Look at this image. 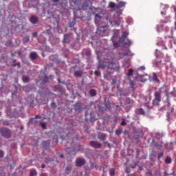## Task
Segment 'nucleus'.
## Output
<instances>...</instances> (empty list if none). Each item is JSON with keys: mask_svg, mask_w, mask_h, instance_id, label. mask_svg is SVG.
<instances>
[{"mask_svg": "<svg viewBox=\"0 0 176 176\" xmlns=\"http://www.w3.org/2000/svg\"><path fill=\"white\" fill-rule=\"evenodd\" d=\"M65 151L68 152L69 156L72 155V152L74 153V155H76V153H75V148H74V147H66Z\"/></svg>", "mask_w": 176, "mask_h": 176, "instance_id": "9d476101", "label": "nucleus"}, {"mask_svg": "<svg viewBox=\"0 0 176 176\" xmlns=\"http://www.w3.org/2000/svg\"><path fill=\"white\" fill-rule=\"evenodd\" d=\"M126 104H130V102H131L130 98H126Z\"/></svg>", "mask_w": 176, "mask_h": 176, "instance_id": "603ef678", "label": "nucleus"}, {"mask_svg": "<svg viewBox=\"0 0 176 176\" xmlns=\"http://www.w3.org/2000/svg\"><path fill=\"white\" fill-rule=\"evenodd\" d=\"M89 94L91 97H95V96H97V91L96 89H90Z\"/></svg>", "mask_w": 176, "mask_h": 176, "instance_id": "412c9836", "label": "nucleus"}, {"mask_svg": "<svg viewBox=\"0 0 176 176\" xmlns=\"http://www.w3.org/2000/svg\"><path fill=\"white\" fill-rule=\"evenodd\" d=\"M16 61H17V60H16V59H14V60H13L14 64H16Z\"/></svg>", "mask_w": 176, "mask_h": 176, "instance_id": "0e129e2a", "label": "nucleus"}, {"mask_svg": "<svg viewBox=\"0 0 176 176\" xmlns=\"http://www.w3.org/2000/svg\"><path fill=\"white\" fill-rule=\"evenodd\" d=\"M126 3L124 2V1H120L118 2V8L119 9H121V8H124V6H126Z\"/></svg>", "mask_w": 176, "mask_h": 176, "instance_id": "4be33fe9", "label": "nucleus"}, {"mask_svg": "<svg viewBox=\"0 0 176 176\" xmlns=\"http://www.w3.org/2000/svg\"><path fill=\"white\" fill-rule=\"evenodd\" d=\"M40 124H41L42 129H43L44 130L46 129V123L45 122H41Z\"/></svg>", "mask_w": 176, "mask_h": 176, "instance_id": "4c0bfd02", "label": "nucleus"}, {"mask_svg": "<svg viewBox=\"0 0 176 176\" xmlns=\"http://www.w3.org/2000/svg\"><path fill=\"white\" fill-rule=\"evenodd\" d=\"M74 76H76V78H80L82 76V75H83V72L78 70V71H76L74 74Z\"/></svg>", "mask_w": 176, "mask_h": 176, "instance_id": "f3484780", "label": "nucleus"}, {"mask_svg": "<svg viewBox=\"0 0 176 176\" xmlns=\"http://www.w3.org/2000/svg\"><path fill=\"white\" fill-rule=\"evenodd\" d=\"M30 23H32V24H36L38 23V16H36L35 15H32L30 18Z\"/></svg>", "mask_w": 176, "mask_h": 176, "instance_id": "9b49d317", "label": "nucleus"}, {"mask_svg": "<svg viewBox=\"0 0 176 176\" xmlns=\"http://www.w3.org/2000/svg\"><path fill=\"white\" fill-rule=\"evenodd\" d=\"M32 36H34V38H36L38 36V33L37 32H33L32 33Z\"/></svg>", "mask_w": 176, "mask_h": 176, "instance_id": "3c124183", "label": "nucleus"}, {"mask_svg": "<svg viewBox=\"0 0 176 176\" xmlns=\"http://www.w3.org/2000/svg\"><path fill=\"white\" fill-rule=\"evenodd\" d=\"M167 24V21L161 20L160 24L157 25V32H162L163 30H165L166 32H168L170 28L168 26H166Z\"/></svg>", "mask_w": 176, "mask_h": 176, "instance_id": "7ed1b4c3", "label": "nucleus"}, {"mask_svg": "<svg viewBox=\"0 0 176 176\" xmlns=\"http://www.w3.org/2000/svg\"><path fill=\"white\" fill-rule=\"evenodd\" d=\"M3 88L2 87H1L0 88V96H2V94H3Z\"/></svg>", "mask_w": 176, "mask_h": 176, "instance_id": "6e6d98bb", "label": "nucleus"}, {"mask_svg": "<svg viewBox=\"0 0 176 176\" xmlns=\"http://www.w3.org/2000/svg\"><path fill=\"white\" fill-rule=\"evenodd\" d=\"M124 45H131V41L127 39V42L124 43Z\"/></svg>", "mask_w": 176, "mask_h": 176, "instance_id": "8fccbe9b", "label": "nucleus"}, {"mask_svg": "<svg viewBox=\"0 0 176 176\" xmlns=\"http://www.w3.org/2000/svg\"><path fill=\"white\" fill-rule=\"evenodd\" d=\"M163 156H164V153H163V152L159 153L158 155H157V160H160V159H162V157H163Z\"/></svg>", "mask_w": 176, "mask_h": 176, "instance_id": "2f4dec72", "label": "nucleus"}, {"mask_svg": "<svg viewBox=\"0 0 176 176\" xmlns=\"http://www.w3.org/2000/svg\"><path fill=\"white\" fill-rule=\"evenodd\" d=\"M130 85H131V86H132V87H134V86H135V82L130 80Z\"/></svg>", "mask_w": 176, "mask_h": 176, "instance_id": "c03bdc74", "label": "nucleus"}, {"mask_svg": "<svg viewBox=\"0 0 176 176\" xmlns=\"http://www.w3.org/2000/svg\"><path fill=\"white\" fill-rule=\"evenodd\" d=\"M153 157H155V154L152 153L150 155V159L151 160V162H155V159Z\"/></svg>", "mask_w": 176, "mask_h": 176, "instance_id": "ea45409f", "label": "nucleus"}, {"mask_svg": "<svg viewBox=\"0 0 176 176\" xmlns=\"http://www.w3.org/2000/svg\"><path fill=\"white\" fill-rule=\"evenodd\" d=\"M32 2H39V0H31Z\"/></svg>", "mask_w": 176, "mask_h": 176, "instance_id": "680f3d73", "label": "nucleus"}, {"mask_svg": "<svg viewBox=\"0 0 176 176\" xmlns=\"http://www.w3.org/2000/svg\"><path fill=\"white\" fill-rule=\"evenodd\" d=\"M123 55L124 56H130V52H124Z\"/></svg>", "mask_w": 176, "mask_h": 176, "instance_id": "de8ad7c7", "label": "nucleus"}, {"mask_svg": "<svg viewBox=\"0 0 176 176\" xmlns=\"http://www.w3.org/2000/svg\"><path fill=\"white\" fill-rule=\"evenodd\" d=\"M153 64L157 67H162V60H155L153 62Z\"/></svg>", "mask_w": 176, "mask_h": 176, "instance_id": "bb28decb", "label": "nucleus"}, {"mask_svg": "<svg viewBox=\"0 0 176 176\" xmlns=\"http://www.w3.org/2000/svg\"><path fill=\"white\" fill-rule=\"evenodd\" d=\"M166 102L170 105V100H168V98L166 99Z\"/></svg>", "mask_w": 176, "mask_h": 176, "instance_id": "13d9d810", "label": "nucleus"}, {"mask_svg": "<svg viewBox=\"0 0 176 176\" xmlns=\"http://www.w3.org/2000/svg\"><path fill=\"white\" fill-rule=\"evenodd\" d=\"M59 157H60V159H64V154H60V155H59Z\"/></svg>", "mask_w": 176, "mask_h": 176, "instance_id": "4d7b16f0", "label": "nucleus"}, {"mask_svg": "<svg viewBox=\"0 0 176 176\" xmlns=\"http://www.w3.org/2000/svg\"><path fill=\"white\" fill-rule=\"evenodd\" d=\"M164 176H168V175H171V174H168V173H167L166 171H165V172L164 173Z\"/></svg>", "mask_w": 176, "mask_h": 176, "instance_id": "864d4df0", "label": "nucleus"}, {"mask_svg": "<svg viewBox=\"0 0 176 176\" xmlns=\"http://www.w3.org/2000/svg\"><path fill=\"white\" fill-rule=\"evenodd\" d=\"M171 113H174V108H171L170 111H168L166 113V120L168 122H171V118L170 116H171Z\"/></svg>", "mask_w": 176, "mask_h": 176, "instance_id": "1a4fd4ad", "label": "nucleus"}, {"mask_svg": "<svg viewBox=\"0 0 176 176\" xmlns=\"http://www.w3.org/2000/svg\"><path fill=\"white\" fill-rule=\"evenodd\" d=\"M122 133V129H118L117 130H116V135H120Z\"/></svg>", "mask_w": 176, "mask_h": 176, "instance_id": "473e14b6", "label": "nucleus"}, {"mask_svg": "<svg viewBox=\"0 0 176 176\" xmlns=\"http://www.w3.org/2000/svg\"><path fill=\"white\" fill-rule=\"evenodd\" d=\"M174 12L176 13V8H174Z\"/></svg>", "mask_w": 176, "mask_h": 176, "instance_id": "774afa93", "label": "nucleus"}, {"mask_svg": "<svg viewBox=\"0 0 176 176\" xmlns=\"http://www.w3.org/2000/svg\"><path fill=\"white\" fill-rule=\"evenodd\" d=\"M155 93H160V96H162L163 93L165 94V96H168V87L164 85L158 91H156Z\"/></svg>", "mask_w": 176, "mask_h": 176, "instance_id": "39448f33", "label": "nucleus"}, {"mask_svg": "<svg viewBox=\"0 0 176 176\" xmlns=\"http://www.w3.org/2000/svg\"><path fill=\"white\" fill-rule=\"evenodd\" d=\"M116 170H115V168H111L109 169V175L110 176H115V174H116Z\"/></svg>", "mask_w": 176, "mask_h": 176, "instance_id": "cd10ccee", "label": "nucleus"}, {"mask_svg": "<svg viewBox=\"0 0 176 176\" xmlns=\"http://www.w3.org/2000/svg\"><path fill=\"white\" fill-rule=\"evenodd\" d=\"M167 36H168V38H171L172 39H173V38H174V30L173 29L170 30V34H168Z\"/></svg>", "mask_w": 176, "mask_h": 176, "instance_id": "7c9ffc66", "label": "nucleus"}, {"mask_svg": "<svg viewBox=\"0 0 176 176\" xmlns=\"http://www.w3.org/2000/svg\"><path fill=\"white\" fill-rule=\"evenodd\" d=\"M137 112L139 115H144L145 114V110L142 108H140L137 109Z\"/></svg>", "mask_w": 176, "mask_h": 176, "instance_id": "b1692460", "label": "nucleus"}, {"mask_svg": "<svg viewBox=\"0 0 176 176\" xmlns=\"http://www.w3.org/2000/svg\"><path fill=\"white\" fill-rule=\"evenodd\" d=\"M109 6L111 9H113L115 8V6H116V4H115V3H113V2H110L109 4Z\"/></svg>", "mask_w": 176, "mask_h": 176, "instance_id": "f704fd0d", "label": "nucleus"}, {"mask_svg": "<svg viewBox=\"0 0 176 176\" xmlns=\"http://www.w3.org/2000/svg\"><path fill=\"white\" fill-rule=\"evenodd\" d=\"M63 43H69V34H65L63 40Z\"/></svg>", "mask_w": 176, "mask_h": 176, "instance_id": "a211bd4d", "label": "nucleus"}, {"mask_svg": "<svg viewBox=\"0 0 176 176\" xmlns=\"http://www.w3.org/2000/svg\"><path fill=\"white\" fill-rule=\"evenodd\" d=\"M53 2H54V3H56L58 2V0H53Z\"/></svg>", "mask_w": 176, "mask_h": 176, "instance_id": "e2e57ef3", "label": "nucleus"}, {"mask_svg": "<svg viewBox=\"0 0 176 176\" xmlns=\"http://www.w3.org/2000/svg\"><path fill=\"white\" fill-rule=\"evenodd\" d=\"M30 41V36H26L23 38V43H27Z\"/></svg>", "mask_w": 176, "mask_h": 176, "instance_id": "c85d7f7f", "label": "nucleus"}, {"mask_svg": "<svg viewBox=\"0 0 176 176\" xmlns=\"http://www.w3.org/2000/svg\"><path fill=\"white\" fill-rule=\"evenodd\" d=\"M20 129L21 130H23L24 129V126H21Z\"/></svg>", "mask_w": 176, "mask_h": 176, "instance_id": "338daca9", "label": "nucleus"}, {"mask_svg": "<svg viewBox=\"0 0 176 176\" xmlns=\"http://www.w3.org/2000/svg\"><path fill=\"white\" fill-rule=\"evenodd\" d=\"M151 145L154 146L155 148H158L159 149H162V148H163V146H162V144H159V143L155 141V140H152Z\"/></svg>", "mask_w": 176, "mask_h": 176, "instance_id": "ddd939ff", "label": "nucleus"}, {"mask_svg": "<svg viewBox=\"0 0 176 176\" xmlns=\"http://www.w3.org/2000/svg\"><path fill=\"white\" fill-rule=\"evenodd\" d=\"M22 80L24 82V83H28V82H30V77L28 76H24L22 77Z\"/></svg>", "mask_w": 176, "mask_h": 176, "instance_id": "5701e85b", "label": "nucleus"}, {"mask_svg": "<svg viewBox=\"0 0 176 176\" xmlns=\"http://www.w3.org/2000/svg\"><path fill=\"white\" fill-rule=\"evenodd\" d=\"M43 146L45 149H47L50 146V140H46L43 142Z\"/></svg>", "mask_w": 176, "mask_h": 176, "instance_id": "dca6fc26", "label": "nucleus"}, {"mask_svg": "<svg viewBox=\"0 0 176 176\" xmlns=\"http://www.w3.org/2000/svg\"><path fill=\"white\" fill-rule=\"evenodd\" d=\"M51 107H52V108H56L57 106L56 105V102H52V103H51Z\"/></svg>", "mask_w": 176, "mask_h": 176, "instance_id": "49530a36", "label": "nucleus"}, {"mask_svg": "<svg viewBox=\"0 0 176 176\" xmlns=\"http://www.w3.org/2000/svg\"><path fill=\"white\" fill-rule=\"evenodd\" d=\"M36 170L35 169H32L30 170V176L36 175Z\"/></svg>", "mask_w": 176, "mask_h": 176, "instance_id": "72a5a7b5", "label": "nucleus"}, {"mask_svg": "<svg viewBox=\"0 0 176 176\" xmlns=\"http://www.w3.org/2000/svg\"><path fill=\"white\" fill-rule=\"evenodd\" d=\"M17 54H18V56H21V54H23V53L21 52V51H18Z\"/></svg>", "mask_w": 176, "mask_h": 176, "instance_id": "5fc2aeb1", "label": "nucleus"}, {"mask_svg": "<svg viewBox=\"0 0 176 176\" xmlns=\"http://www.w3.org/2000/svg\"><path fill=\"white\" fill-rule=\"evenodd\" d=\"M90 146H92V148H95L96 149H100V148L102 146V144L96 141H91Z\"/></svg>", "mask_w": 176, "mask_h": 176, "instance_id": "0eeeda50", "label": "nucleus"}, {"mask_svg": "<svg viewBox=\"0 0 176 176\" xmlns=\"http://www.w3.org/2000/svg\"><path fill=\"white\" fill-rule=\"evenodd\" d=\"M86 164V160L83 158L78 157L76 160V167H82V166H85Z\"/></svg>", "mask_w": 176, "mask_h": 176, "instance_id": "423d86ee", "label": "nucleus"}, {"mask_svg": "<svg viewBox=\"0 0 176 176\" xmlns=\"http://www.w3.org/2000/svg\"><path fill=\"white\" fill-rule=\"evenodd\" d=\"M98 138L100 140V141H105L107 138V134L104 133H99L98 135Z\"/></svg>", "mask_w": 176, "mask_h": 176, "instance_id": "2eb2a0df", "label": "nucleus"}, {"mask_svg": "<svg viewBox=\"0 0 176 176\" xmlns=\"http://www.w3.org/2000/svg\"><path fill=\"white\" fill-rule=\"evenodd\" d=\"M154 97L155 98L153 100L152 105H151V103L149 102L144 104V107L148 108V109H152L153 107H157L160 101H162V96H160V92H155Z\"/></svg>", "mask_w": 176, "mask_h": 176, "instance_id": "f03ea898", "label": "nucleus"}, {"mask_svg": "<svg viewBox=\"0 0 176 176\" xmlns=\"http://www.w3.org/2000/svg\"><path fill=\"white\" fill-rule=\"evenodd\" d=\"M3 126H9V124H10L9 121H6V120L3 121Z\"/></svg>", "mask_w": 176, "mask_h": 176, "instance_id": "a18cd8bd", "label": "nucleus"}, {"mask_svg": "<svg viewBox=\"0 0 176 176\" xmlns=\"http://www.w3.org/2000/svg\"><path fill=\"white\" fill-rule=\"evenodd\" d=\"M41 176H47V175L46 173H42Z\"/></svg>", "mask_w": 176, "mask_h": 176, "instance_id": "052dcab7", "label": "nucleus"}, {"mask_svg": "<svg viewBox=\"0 0 176 176\" xmlns=\"http://www.w3.org/2000/svg\"><path fill=\"white\" fill-rule=\"evenodd\" d=\"M140 69H145V67L142 66V67H140Z\"/></svg>", "mask_w": 176, "mask_h": 176, "instance_id": "69168bd1", "label": "nucleus"}, {"mask_svg": "<svg viewBox=\"0 0 176 176\" xmlns=\"http://www.w3.org/2000/svg\"><path fill=\"white\" fill-rule=\"evenodd\" d=\"M45 167H46L45 165V164H43L41 165V168H45Z\"/></svg>", "mask_w": 176, "mask_h": 176, "instance_id": "bf43d9fd", "label": "nucleus"}, {"mask_svg": "<svg viewBox=\"0 0 176 176\" xmlns=\"http://www.w3.org/2000/svg\"><path fill=\"white\" fill-rule=\"evenodd\" d=\"M133 74H134V69H129L128 72L126 73L127 76H133Z\"/></svg>", "mask_w": 176, "mask_h": 176, "instance_id": "393cba45", "label": "nucleus"}, {"mask_svg": "<svg viewBox=\"0 0 176 176\" xmlns=\"http://www.w3.org/2000/svg\"><path fill=\"white\" fill-rule=\"evenodd\" d=\"M0 133L2 137H5V138H10V137H12V131H10V130L8 128H0Z\"/></svg>", "mask_w": 176, "mask_h": 176, "instance_id": "20e7f679", "label": "nucleus"}, {"mask_svg": "<svg viewBox=\"0 0 176 176\" xmlns=\"http://www.w3.org/2000/svg\"><path fill=\"white\" fill-rule=\"evenodd\" d=\"M71 171H72V166L71 165H67L65 170V174L68 175Z\"/></svg>", "mask_w": 176, "mask_h": 176, "instance_id": "6ab92c4d", "label": "nucleus"}, {"mask_svg": "<svg viewBox=\"0 0 176 176\" xmlns=\"http://www.w3.org/2000/svg\"><path fill=\"white\" fill-rule=\"evenodd\" d=\"M121 126H126L127 124V122L124 121V119H122V121L120 123Z\"/></svg>", "mask_w": 176, "mask_h": 176, "instance_id": "37998d69", "label": "nucleus"}, {"mask_svg": "<svg viewBox=\"0 0 176 176\" xmlns=\"http://www.w3.org/2000/svg\"><path fill=\"white\" fill-rule=\"evenodd\" d=\"M165 163L166 164H171V162H173V160L171 159V157H166L165 158Z\"/></svg>", "mask_w": 176, "mask_h": 176, "instance_id": "aec40b11", "label": "nucleus"}, {"mask_svg": "<svg viewBox=\"0 0 176 176\" xmlns=\"http://www.w3.org/2000/svg\"><path fill=\"white\" fill-rule=\"evenodd\" d=\"M98 69H100V68L102 69H106L107 75H112L116 69H119V64L113 62V60H107L105 62V64L100 63L98 66Z\"/></svg>", "mask_w": 176, "mask_h": 176, "instance_id": "f257e3e1", "label": "nucleus"}, {"mask_svg": "<svg viewBox=\"0 0 176 176\" xmlns=\"http://www.w3.org/2000/svg\"><path fill=\"white\" fill-rule=\"evenodd\" d=\"M5 156V153L3 152V151L0 150V159H2V157H3Z\"/></svg>", "mask_w": 176, "mask_h": 176, "instance_id": "a19ab883", "label": "nucleus"}, {"mask_svg": "<svg viewBox=\"0 0 176 176\" xmlns=\"http://www.w3.org/2000/svg\"><path fill=\"white\" fill-rule=\"evenodd\" d=\"M13 67H18L19 68H20V67H21V65L20 62H18L16 63H14Z\"/></svg>", "mask_w": 176, "mask_h": 176, "instance_id": "79ce46f5", "label": "nucleus"}, {"mask_svg": "<svg viewBox=\"0 0 176 176\" xmlns=\"http://www.w3.org/2000/svg\"><path fill=\"white\" fill-rule=\"evenodd\" d=\"M30 58L31 60H36L38 58V53L32 52L30 54Z\"/></svg>", "mask_w": 176, "mask_h": 176, "instance_id": "4468645a", "label": "nucleus"}, {"mask_svg": "<svg viewBox=\"0 0 176 176\" xmlns=\"http://www.w3.org/2000/svg\"><path fill=\"white\" fill-rule=\"evenodd\" d=\"M48 81H49V77H47V76H45L43 79V83H47Z\"/></svg>", "mask_w": 176, "mask_h": 176, "instance_id": "e433bc0d", "label": "nucleus"}, {"mask_svg": "<svg viewBox=\"0 0 176 176\" xmlns=\"http://www.w3.org/2000/svg\"><path fill=\"white\" fill-rule=\"evenodd\" d=\"M163 133H155V138L157 140H160V138H163Z\"/></svg>", "mask_w": 176, "mask_h": 176, "instance_id": "a878e982", "label": "nucleus"}, {"mask_svg": "<svg viewBox=\"0 0 176 176\" xmlns=\"http://www.w3.org/2000/svg\"><path fill=\"white\" fill-rule=\"evenodd\" d=\"M94 75H96V76H101V72H99V71L96 70L94 72Z\"/></svg>", "mask_w": 176, "mask_h": 176, "instance_id": "58836bf2", "label": "nucleus"}, {"mask_svg": "<svg viewBox=\"0 0 176 176\" xmlns=\"http://www.w3.org/2000/svg\"><path fill=\"white\" fill-rule=\"evenodd\" d=\"M41 118H42V116H41V115H36L34 117V119H41Z\"/></svg>", "mask_w": 176, "mask_h": 176, "instance_id": "09e8293b", "label": "nucleus"}, {"mask_svg": "<svg viewBox=\"0 0 176 176\" xmlns=\"http://www.w3.org/2000/svg\"><path fill=\"white\" fill-rule=\"evenodd\" d=\"M128 36H129V33H127V32H122V34L120 38V42H124V41H126V38H127Z\"/></svg>", "mask_w": 176, "mask_h": 176, "instance_id": "f8f14e48", "label": "nucleus"}, {"mask_svg": "<svg viewBox=\"0 0 176 176\" xmlns=\"http://www.w3.org/2000/svg\"><path fill=\"white\" fill-rule=\"evenodd\" d=\"M153 80L154 82H159V79H157V76L156 75L155 73L153 74Z\"/></svg>", "mask_w": 176, "mask_h": 176, "instance_id": "c756f323", "label": "nucleus"}, {"mask_svg": "<svg viewBox=\"0 0 176 176\" xmlns=\"http://www.w3.org/2000/svg\"><path fill=\"white\" fill-rule=\"evenodd\" d=\"M122 19L121 17L118 18L116 20H111L110 23L112 25H116V27H119L120 25V23H122Z\"/></svg>", "mask_w": 176, "mask_h": 176, "instance_id": "6e6552de", "label": "nucleus"}, {"mask_svg": "<svg viewBox=\"0 0 176 176\" xmlns=\"http://www.w3.org/2000/svg\"><path fill=\"white\" fill-rule=\"evenodd\" d=\"M29 123L30 124L33 123V124H38V121H34V118H31L29 120Z\"/></svg>", "mask_w": 176, "mask_h": 176, "instance_id": "c9c22d12", "label": "nucleus"}]
</instances>
